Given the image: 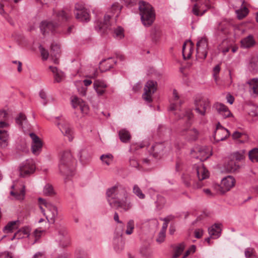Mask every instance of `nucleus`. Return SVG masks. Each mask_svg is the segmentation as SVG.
<instances>
[{"label":"nucleus","instance_id":"1","mask_svg":"<svg viewBox=\"0 0 258 258\" xmlns=\"http://www.w3.org/2000/svg\"><path fill=\"white\" fill-rule=\"evenodd\" d=\"M106 196L108 202L112 208L127 211L133 207V204L128 197L126 190L122 186H114L108 189Z\"/></svg>","mask_w":258,"mask_h":258},{"label":"nucleus","instance_id":"2","mask_svg":"<svg viewBox=\"0 0 258 258\" xmlns=\"http://www.w3.org/2000/svg\"><path fill=\"white\" fill-rule=\"evenodd\" d=\"M209 176L208 170L201 162L194 165L192 174L184 173L182 176V179L186 187L198 189L204 186L202 180L208 178Z\"/></svg>","mask_w":258,"mask_h":258},{"label":"nucleus","instance_id":"3","mask_svg":"<svg viewBox=\"0 0 258 258\" xmlns=\"http://www.w3.org/2000/svg\"><path fill=\"white\" fill-rule=\"evenodd\" d=\"M71 16V12L68 9L54 11L52 21L41 22L40 26L41 32L45 35L49 32H55L63 23L67 22Z\"/></svg>","mask_w":258,"mask_h":258},{"label":"nucleus","instance_id":"4","mask_svg":"<svg viewBox=\"0 0 258 258\" xmlns=\"http://www.w3.org/2000/svg\"><path fill=\"white\" fill-rule=\"evenodd\" d=\"M179 118L183 119L185 122V127L181 131V135L189 141L196 140L199 136V132L195 128H190L194 119V114L190 109H185Z\"/></svg>","mask_w":258,"mask_h":258},{"label":"nucleus","instance_id":"5","mask_svg":"<svg viewBox=\"0 0 258 258\" xmlns=\"http://www.w3.org/2000/svg\"><path fill=\"white\" fill-rule=\"evenodd\" d=\"M122 8V6L118 3L115 2L113 3L108 10V14L104 16V21L103 22L101 21L96 22V29L100 31H103V32H105L107 30H112L110 24V19L113 16H115L116 18H117L120 13Z\"/></svg>","mask_w":258,"mask_h":258},{"label":"nucleus","instance_id":"6","mask_svg":"<svg viewBox=\"0 0 258 258\" xmlns=\"http://www.w3.org/2000/svg\"><path fill=\"white\" fill-rule=\"evenodd\" d=\"M134 229V227H116L113 245L114 250L117 252H120L124 248V242L121 237L123 233L130 235L133 233Z\"/></svg>","mask_w":258,"mask_h":258},{"label":"nucleus","instance_id":"7","mask_svg":"<svg viewBox=\"0 0 258 258\" xmlns=\"http://www.w3.org/2000/svg\"><path fill=\"white\" fill-rule=\"evenodd\" d=\"M139 9L144 25L150 26L153 23L155 17L153 7L149 3L141 1L139 3Z\"/></svg>","mask_w":258,"mask_h":258},{"label":"nucleus","instance_id":"8","mask_svg":"<svg viewBox=\"0 0 258 258\" xmlns=\"http://www.w3.org/2000/svg\"><path fill=\"white\" fill-rule=\"evenodd\" d=\"M74 160L70 151H64L60 157L59 164L60 172L63 175L71 176L74 169Z\"/></svg>","mask_w":258,"mask_h":258},{"label":"nucleus","instance_id":"9","mask_svg":"<svg viewBox=\"0 0 258 258\" xmlns=\"http://www.w3.org/2000/svg\"><path fill=\"white\" fill-rule=\"evenodd\" d=\"M39 208L41 212L46 216L49 224H53L57 215L56 207L42 198L39 199Z\"/></svg>","mask_w":258,"mask_h":258},{"label":"nucleus","instance_id":"10","mask_svg":"<svg viewBox=\"0 0 258 258\" xmlns=\"http://www.w3.org/2000/svg\"><path fill=\"white\" fill-rule=\"evenodd\" d=\"M194 104L196 112L202 116H205L211 108L209 99L200 95L195 97Z\"/></svg>","mask_w":258,"mask_h":258},{"label":"nucleus","instance_id":"11","mask_svg":"<svg viewBox=\"0 0 258 258\" xmlns=\"http://www.w3.org/2000/svg\"><path fill=\"white\" fill-rule=\"evenodd\" d=\"M54 123L69 141H72L73 139V132L69 123L62 116L56 117Z\"/></svg>","mask_w":258,"mask_h":258},{"label":"nucleus","instance_id":"12","mask_svg":"<svg viewBox=\"0 0 258 258\" xmlns=\"http://www.w3.org/2000/svg\"><path fill=\"white\" fill-rule=\"evenodd\" d=\"M36 169L34 160L32 159L25 161L20 166V175L21 177H27L33 174Z\"/></svg>","mask_w":258,"mask_h":258},{"label":"nucleus","instance_id":"13","mask_svg":"<svg viewBox=\"0 0 258 258\" xmlns=\"http://www.w3.org/2000/svg\"><path fill=\"white\" fill-rule=\"evenodd\" d=\"M157 84L156 81L150 80L148 81L144 87V93L143 98L147 102L150 103L152 101V96L157 90Z\"/></svg>","mask_w":258,"mask_h":258},{"label":"nucleus","instance_id":"14","mask_svg":"<svg viewBox=\"0 0 258 258\" xmlns=\"http://www.w3.org/2000/svg\"><path fill=\"white\" fill-rule=\"evenodd\" d=\"M76 18L80 21L88 22L90 20V16L88 10L85 8L83 4L77 3L75 7Z\"/></svg>","mask_w":258,"mask_h":258},{"label":"nucleus","instance_id":"15","mask_svg":"<svg viewBox=\"0 0 258 258\" xmlns=\"http://www.w3.org/2000/svg\"><path fill=\"white\" fill-rule=\"evenodd\" d=\"M212 8L213 6L209 1H205L204 3L200 2L194 5L192 12L196 16H202Z\"/></svg>","mask_w":258,"mask_h":258},{"label":"nucleus","instance_id":"16","mask_svg":"<svg viewBox=\"0 0 258 258\" xmlns=\"http://www.w3.org/2000/svg\"><path fill=\"white\" fill-rule=\"evenodd\" d=\"M235 183L234 178L228 175L222 179L220 185H217L216 186L218 188L219 192L223 194L230 190L235 185Z\"/></svg>","mask_w":258,"mask_h":258},{"label":"nucleus","instance_id":"17","mask_svg":"<svg viewBox=\"0 0 258 258\" xmlns=\"http://www.w3.org/2000/svg\"><path fill=\"white\" fill-rule=\"evenodd\" d=\"M57 231L56 240L58 242L59 245L63 248L69 246L71 243L70 237L66 230L63 227H61Z\"/></svg>","mask_w":258,"mask_h":258},{"label":"nucleus","instance_id":"18","mask_svg":"<svg viewBox=\"0 0 258 258\" xmlns=\"http://www.w3.org/2000/svg\"><path fill=\"white\" fill-rule=\"evenodd\" d=\"M230 134L229 130L221 125L220 122L216 125L213 137L216 142L222 141L229 137Z\"/></svg>","mask_w":258,"mask_h":258},{"label":"nucleus","instance_id":"19","mask_svg":"<svg viewBox=\"0 0 258 258\" xmlns=\"http://www.w3.org/2000/svg\"><path fill=\"white\" fill-rule=\"evenodd\" d=\"M166 152L165 143H156L149 150V153L155 158H160Z\"/></svg>","mask_w":258,"mask_h":258},{"label":"nucleus","instance_id":"20","mask_svg":"<svg viewBox=\"0 0 258 258\" xmlns=\"http://www.w3.org/2000/svg\"><path fill=\"white\" fill-rule=\"evenodd\" d=\"M29 136L32 139L31 150L34 155L39 154L42 150L43 143L41 139L35 134L31 133Z\"/></svg>","mask_w":258,"mask_h":258},{"label":"nucleus","instance_id":"21","mask_svg":"<svg viewBox=\"0 0 258 258\" xmlns=\"http://www.w3.org/2000/svg\"><path fill=\"white\" fill-rule=\"evenodd\" d=\"M71 104L74 109H80L82 113H88L89 107L82 99L75 96H72L71 97Z\"/></svg>","mask_w":258,"mask_h":258},{"label":"nucleus","instance_id":"22","mask_svg":"<svg viewBox=\"0 0 258 258\" xmlns=\"http://www.w3.org/2000/svg\"><path fill=\"white\" fill-rule=\"evenodd\" d=\"M213 108L216 109L218 114L223 118L233 117V114L231 112L227 106L220 102H216L213 105Z\"/></svg>","mask_w":258,"mask_h":258},{"label":"nucleus","instance_id":"23","mask_svg":"<svg viewBox=\"0 0 258 258\" xmlns=\"http://www.w3.org/2000/svg\"><path fill=\"white\" fill-rule=\"evenodd\" d=\"M60 56V49L59 44L53 43L51 45L50 56L54 63H58V59Z\"/></svg>","mask_w":258,"mask_h":258},{"label":"nucleus","instance_id":"24","mask_svg":"<svg viewBox=\"0 0 258 258\" xmlns=\"http://www.w3.org/2000/svg\"><path fill=\"white\" fill-rule=\"evenodd\" d=\"M221 227H209L208 231L210 235L209 237L205 239L208 245H211V238L217 239L220 237L221 232Z\"/></svg>","mask_w":258,"mask_h":258},{"label":"nucleus","instance_id":"25","mask_svg":"<svg viewBox=\"0 0 258 258\" xmlns=\"http://www.w3.org/2000/svg\"><path fill=\"white\" fill-rule=\"evenodd\" d=\"M183 103V101L180 100L179 96L177 91L174 89L173 91V99L171 102L169 107V110L174 111L178 109V107L180 106Z\"/></svg>","mask_w":258,"mask_h":258},{"label":"nucleus","instance_id":"26","mask_svg":"<svg viewBox=\"0 0 258 258\" xmlns=\"http://www.w3.org/2000/svg\"><path fill=\"white\" fill-rule=\"evenodd\" d=\"M93 86L97 94L99 96H102L105 92L107 85L103 81L96 80L93 83Z\"/></svg>","mask_w":258,"mask_h":258},{"label":"nucleus","instance_id":"27","mask_svg":"<svg viewBox=\"0 0 258 258\" xmlns=\"http://www.w3.org/2000/svg\"><path fill=\"white\" fill-rule=\"evenodd\" d=\"M16 123L19 127L27 130L30 127V124L28 123L27 117L23 113H20L15 118Z\"/></svg>","mask_w":258,"mask_h":258},{"label":"nucleus","instance_id":"28","mask_svg":"<svg viewBox=\"0 0 258 258\" xmlns=\"http://www.w3.org/2000/svg\"><path fill=\"white\" fill-rule=\"evenodd\" d=\"M194 44L190 41H185L182 46V55L184 59L189 58L192 53Z\"/></svg>","mask_w":258,"mask_h":258},{"label":"nucleus","instance_id":"29","mask_svg":"<svg viewBox=\"0 0 258 258\" xmlns=\"http://www.w3.org/2000/svg\"><path fill=\"white\" fill-rule=\"evenodd\" d=\"M140 253L144 258H151L153 256V250L151 248L150 243H145L142 245L140 249Z\"/></svg>","mask_w":258,"mask_h":258},{"label":"nucleus","instance_id":"30","mask_svg":"<svg viewBox=\"0 0 258 258\" xmlns=\"http://www.w3.org/2000/svg\"><path fill=\"white\" fill-rule=\"evenodd\" d=\"M29 227H22V228L19 230L16 229L12 239H19L28 237L30 233Z\"/></svg>","mask_w":258,"mask_h":258},{"label":"nucleus","instance_id":"31","mask_svg":"<svg viewBox=\"0 0 258 258\" xmlns=\"http://www.w3.org/2000/svg\"><path fill=\"white\" fill-rule=\"evenodd\" d=\"M241 46L244 48H248L253 47L255 44V40L252 35H249L247 37L241 39Z\"/></svg>","mask_w":258,"mask_h":258},{"label":"nucleus","instance_id":"32","mask_svg":"<svg viewBox=\"0 0 258 258\" xmlns=\"http://www.w3.org/2000/svg\"><path fill=\"white\" fill-rule=\"evenodd\" d=\"M231 27L230 24L227 21L221 22L218 26L217 30L219 35L227 34L229 32V29Z\"/></svg>","mask_w":258,"mask_h":258},{"label":"nucleus","instance_id":"33","mask_svg":"<svg viewBox=\"0 0 258 258\" xmlns=\"http://www.w3.org/2000/svg\"><path fill=\"white\" fill-rule=\"evenodd\" d=\"M116 63V61L114 58L112 57L108 58L102 62L101 68L102 71H106L113 68Z\"/></svg>","mask_w":258,"mask_h":258},{"label":"nucleus","instance_id":"34","mask_svg":"<svg viewBox=\"0 0 258 258\" xmlns=\"http://www.w3.org/2000/svg\"><path fill=\"white\" fill-rule=\"evenodd\" d=\"M199 152L200 153L199 157L201 161L206 160L212 155L211 149L206 147L201 148Z\"/></svg>","mask_w":258,"mask_h":258},{"label":"nucleus","instance_id":"35","mask_svg":"<svg viewBox=\"0 0 258 258\" xmlns=\"http://www.w3.org/2000/svg\"><path fill=\"white\" fill-rule=\"evenodd\" d=\"M118 135L120 141L124 143L130 142L131 139L130 133L126 129H121L118 132Z\"/></svg>","mask_w":258,"mask_h":258},{"label":"nucleus","instance_id":"36","mask_svg":"<svg viewBox=\"0 0 258 258\" xmlns=\"http://www.w3.org/2000/svg\"><path fill=\"white\" fill-rule=\"evenodd\" d=\"M49 69L53 74L54 81L57 83L61 82L63 77L62 72L59 71L55 67L50 66Z\"/></svg>","mask_w":258,"mask_h":258},{"label":"nucleus","instance_id":"37","mask_svg":"<svg viewBox=\"0 0 258 258\" xmlns=\"http://www.w3.org/2000/svg\"><path fill=\"white\" fill-rule=\"evenodd\" d=\"M249 85V88L252 91L253 94L258 96V78H253L247 82Z\"/></svg>","mask_w":258,"mask_h":258},{"label":"nucleus","instance_id":"38","mask_svg":"<svg viewBox=\"0 0 258 258\" xmlns=\"http://www.w3.org/2000/svg\"><path fill=\"white\" fill-rule=\"evenodd\" d=\"M25 187L24 185H23L22 189L19 191H18L17 190H12L10 192V195L14 197V199L16 200H22L25 197Z\"/></svg>","mask_w":258,"mask_h":258},{"label":"nucleus","instance_id":"39","mask_svg":"<svg viewBox=\"0 0 258 258\" xmlns=\"http://www.w3.org/2000/svg\"><path fill=\"white\" fill-rule=\"evenodd\" d=\"M167 227H162L159 232L158 233L156 238V241L158 244L162 243L165 241Z\"/></svg>","mask_w":258,"mask_h":258},{"label":"nucleus","instance_id":"40","mask_svg":"<svg viewBox=\"0 0 258 258\" xmlns=\"http://www.w3.org/2000/svg\"><path fill=\"white\" fill-rule=\"evenodd\" d=\"M225 167L228 172H234L239 169V166L235 161L231 159L227 163Z\"/></svg>","mask_w":258,"mask_h":258},{"label":"nucleus","instance_id":"41","mask_svg":"<svg viewBox=\"0 0 258 258\" xmlns=\"http://www.w3.org/2000/svg\"><path fill=\"white\" fill-rule=\"evenodd\" d=\"M248 12L249 10L246 7H242L236 10V14L239 20H241L245 18L248 14Z\"/></svg>","mask_w":258,"mask_h":258},{"label":"nucleus","instance_id":"42","mask_svg":"<svg viewBox=\"0 0 258 258\" xmlns=\"http://www.w3.org/2000/svg\"><path fill=\"white\" fill-rule=\"evenodd\" d=\"M208 48H197V57L204 59L206 58Z\"/></svg>","mask_w":258,"mask_h":258},{"label":"nucleus","instance_id":"43","mask_svg":"<svg viewBox=\"0 0 258 258\" xmlns=\"http://www.w3.org/2000/svg\"><path fill=\"white\" fill-rule=\"evenodd\" d=\"M101 160L107 165H109L113 161V156L110 154L102 155L100 156Z\"/></svg>","mask_w":258,"mask_h":258},{"label":"nucleus","instance_id":"44","mask_svg":"<svg viewBox=\"0 0 258 258\" xmlns=\"http://www.w3.org/2000/svg\"><path fill=\"white\" fill-rule=\"evenodd\" d=\"M249 159L252 162H258V148H254L249 152Z\"/></svg>","mask_w":258,"mask_h":258},{"label":"nucleus","instance_id":"45","mask_svg":"<svg viewBox=\"0 0 258 258\" xmlns=\"http://www.w3.org/2000/svg\"><path fill=\"white\" fill-rule=\"evenodd\" d=\"M43 194L47 196H51L54 194L52 186L49 184H46L43 189Z\"/></svg>","mask_w":258,"mask_h":258},{"label":"nucleus","instance_id":"46","mask_svg":"<svg viewBox=\"0 0 258 258\" xmlns=\"http://www.w3.org/2000/svg\"><path fill=\"white\" fill-rule=\"evenodd\" d=\"M245 256L246 258H258L254 249L251 247L247 248L245 250Z\"/></svg>","mask_w":258,"mask_h":258},{"label":"nucleus","instance_id":"47","mask_svg":"<svg viewBox=\"0 0 258 258\" xmlns=\"http://www.w3.org/2000/svg\"><path fill=\"white\" fill-rule=\"evenodd\" d=\"M184 248V245L183 243H180L178 244L175 249V252L173 255V258L178 257L183 252Z\"/></svg>","mask_w":258,"mask_h":258},{"label":"nucleus","instance_id":"48","mask_svg":"<svg viewBox=\"0 0 258 258\" xmlns=\"http://www.w3.org/2000/svg\"><path fill=\"white\" fill-rule=\"evenodd\" d=\"M78 156L81 161H83V160L88 159L90 157V154L89 153L87 150L84 149L80 151Z\"/></svg>","mask_w":258,"mask_h":258},{"label":"nucleus","instance_id":"49","mask_svg":"<svg viewBox=\"0 0 258 258\" xmlns=\"http://www.w3.org/2000/svg\"><path fill=\"white\" fill-rule=\"evenodd\" d=\"M133 192L140 199H144L145 198V195L142 192L141 189L137 185L134 186Z\"/></svg>","mask_w":258,"mask_h":258},{"label":"nucleus","instance_id":"50","mask_svg":"<svg viewBox=\"0 0 258 258\" xmlns=\"http://www.w3.org/2000/svg\"><path fill=\"white\" fill-rule=\"evenodd\" d=\"M197 48H208L207 39L201 38L197 43Z\"/></svg>","mask_w":258,"mask_h":258},{"label":"nucleus","instance_id":"51","mask_svg":"<svg viewBox=\"0 0 258 258\" xmlns=\"http://www.w3.org/2000/svg\"><path fill=\"white\" fill-rule=\"evenodd\" d=\"M114 36L117 38H121L123 37V29L121 27H118L113 30Z\"/></svg>","mask_w":258,"mask_h":258},{"label":"nucleus","instance_id":"52","mask_svg":"<svg viewBox=\"0 0 258 258\" xmlns=\"http://www.w3.org/2000/svg\"><path fill=\"white\" fill-rule=\"evenodd\" d=\"M230 159L239 161L243 159V155L238 152H234L230 155Z\"/></svg>","mask_w":258,"mask_h":258},{"label":"nucleus","instance_id":"53","mask_svg":"<svg viewBox=\"0 0 258 258\" xmlns=\"http://www.w3.org/2000/svg\"><path fill=\"white\" fill-rule=\"evenodd\" d=\"M0 258H19V257L18 255H15L12 252L5 251L0 253Z\"/></svg>","mask_w":258,"mask_h":258},{"label":"nucleus","instance_id":"54","mask_svg":"<svg viewBox=\"0 0 258 258\" xmlns=\"http://www.w3.org/2000/svg\"><path fill=\"white\" fill-rule=\"evenodd\" d=\"M175 217L173 215H168L164 218H160L161 221H164L163 226H167L170 222L173 221Z\"/></svg>","mask_w":258,"mask_h":258},{"label":"nucleus","instance_id":"55","mask_svg":"<svg viewBox=\"0 0 258 258\" xmlns=\"http://www.w3.org/2000/svg\"><path fill=\"white\" fill-rule=\"evenodd\" d=\"M39 50L41 53V55L43 60L47 59L49 56V52L47 50L43 48L41 45L39 46Z\"/></svg>","mask_w":258,"mask_h":258},{"label":"nucleus","instance_id":"56","mask_svg":"<svg viewBox=\"0 0 258 258\" xmlns=\"http://www.w3.org/2000/svg\"><path fill=\"white\" fill-rule=\"evenodd\" d=\"M130 165L133 167L136 168L139 170H141V167L139 166V164L138 161L135 158L133 157L130 160Z\"/></svg>","mask_w":258,"mask_h":258},{"label":"nucleus","instance_id":"57","mask_svg":"<svg viewBox=\"0 0 258 258\" xmlns=\"http://www.w3.org/2000/svg\"><path fill=\"white\" fill-rule=\"evenodd\" d=\"M221 70L220 65L217 64L213 68V76L216 81L217 80L219 74Z\"/></svg>","mask_w":258,"mask_h":258},{"label":"nucleus","instance_id":"58","mask_svg":"<svg viewBox=\"0 0 258 258\" xmlns=\"http://www.w3.org/2000/svg\"><path fill=\"white\" fill-rule=\"evenodd\" d=\"M86 252L82 250H79L76 251V258H87Z\"/></svg>","mask_w":258,"mask_h":258},{"label":"nucleus","instance_id":"59","mask_svg":"<svg viewBox=\"0 0 258 258\" xmlns=\"http://www.w3.org/2000/svg\"><path fill=\"white\" fill-rule=\"evenodd\" d=\"M18 227H4L3 231L5 233H15Z\"/></svg>","mask_w":258,"mask_h":258},{"label":"nucleus","instance_id":"60","mask_svg":"<svg viewBox=\"0 0 258 258\" xmlns=\"http://www.w3.org/2000/svg\"><path fill=\"white\" fill-rule=\"evenodd\" d=\"M145 146H146V145L144 143L132 144L131 146V150H138L139 148H142Z\"/></svg>","mask_w":258,"mask_h":258},{"label":"nucleus","instance_id":"61","mask_svg":"<svg viewBox=\"0 0 258 258\" xmlns=\"http://www.w3.org/2000/svg\"><path fill=\"white\" fill-rule=\"evenodd\" d=\"M249 67L253 71L256 70L257 69V62L253 59H251L250 61Z\"/></svg>","mask_w":258,"mask_h":258},{"label":"nucleus","instance_id":"62","mask_svg":"<svg viewBox=\"0 0 258 258\" xmlns=\"http://www.w3.org/2000/svg\"><path fill=\"white\" fill-rule=\"evenodd\" d=\"M39 96L43 100V104L45 105L47 103L46 94L43 90H41L39 92Z\"/></svg>","mask_w":258,"mask_h":258},{"label":"nucleus","instance_id":"63","mask_svg":"<svg viewBox=\"0 0 258 258\" xmlns=\"http://www.w3.org/2000/svg\"><path fill=\"white\" fill-rule=\"evenodd\" d=\"M242 135H243L242 133L239 132L238 131H235L232 134V137L233 139L237 140L238 139L240 138Z\"/></svg>","mask_w":258,"mask_h":258},{"label":"nucleus","instance_id":"64","mask_svg":"<svg viewBox=\"0 0 258 258\" xmlns=\"http://www.w3.org/2000/svg\"><path fill=\"white\" fill-rule=\"evenodd\" d=\"M195 236L197 238H200L203 236V232L202 229H198L195 231Z\"/></svg>","mask_w":258,"mask_h":258}]
</instances>
